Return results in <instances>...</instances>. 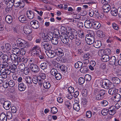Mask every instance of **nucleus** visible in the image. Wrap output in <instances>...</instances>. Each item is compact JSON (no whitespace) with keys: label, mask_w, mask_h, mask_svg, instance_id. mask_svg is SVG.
Segmentation results:
<instances>
[{"label":"nucleus","mask_w":121,"mask_h":121,"mask_svg":"<svg viewBox=\"0 0 121 121\" xmlns=\"http://www.w3.org/2000/svg\"><path fill=\"white\" fill-rule=\"evenodd\" d=\"M102 9L104 12L105 13H108L111 10V7L109 5H103Z\"/></svg>","instance_id":"obj_13"},{"label":"nucleus","mask_w":121,"mask_h":121,"mask_svg":"<svg viewBox=\"0 0 121 121\" xmlns=\"http://www.w3.org/2000/svg\"><path fill=\"white\" fill-rule=\"evenodd\" d=\"M60 39L62 42L65 44H68L69 40L68 36L65 34H63L60 37Z\"/></svg>","instance_id":"obj_7"},{"label":"nucleus","mask_w":121,"mask_h":121,"mask_svg":"<svg viewBox=\"0 0 121 121\" xmlns=\"http://www.w3.org/2000/svg\"><path fill=\"white\" fill-rule=\"evenodd\" d=\"M23 31L24 33L27 34H30L32 31L31 28L28 26L24 27Z\"/></svg>","instance_id":"obj_17"},{"label":"nucleus","mask_w":121,"mask_h":121,"mask_svg":"<svg viewBox=\"0 0 121 121\" xmlns=\"http://www.w3.org/2000/svg\"><path fill=\"white\" fill-rule=\"evenodd\" d=\"M117 109L121 107V101H119L114 106Z\"/></svg>","instance_id":"obj_52"},{"label":"nucleus","mask_w":121,"mask_h":121,"mask_svg":"<svg viewBox=\"0 0 121 121\" xmlns=\"http://www.w3.org/2000/svg\"><path fill=\"white\" fill-rule=\"evenodd\" d=\"M19 21L21 22L26 23L27 21L26 16L24 15H22L20 16L18 18Z\"/></svg>","instance_id":"obj_18"},{"label":"nucleus","mask_w":121,"mask_h":121,"mask_svg":"<svg viewBox=\"0 0 121 121\" xmlns=\"http://www.w3.org/2000/svg\"><path fill=\"white\" fill-rule=\"evenodd\" d=\"M18 88L19 90L21 91H24L26 88V87L24 86L23 83H20L18 86Z\"/></svg>","instance_id":"obj_28"},{"label":"nucleus","mask_w":121,"mask_h":121,"mask_svg":"<svg viewBox=\"0 0 121 121\" xmlns=\"http://www.w3.org/2000/svg\"><path fill=\"white\" fill-rule=\"evenodd\" d=\"M105 91L103 90H101L99 92V94L100 95H101L104 98V95H105Z\"/></svg>","instance_id":"obj_63"},{"label":"nucleus","mask_w":121,"mask_h":121,"mask_svg":"<svg viewBox=\"0 0 121 121\" xmlns=\"http://www.w3.org/2000/svg\"><path fill=\"white\" fill-rule=\"evenodd\" d=\"M23 70V72H24V73L26 75L28 74L30 72V69L27 67H25V69Z\"/></svg>","instance_id":"obj_57"},{"label":"nucleus","mask_w":121,"mask_h":121,"mask_svg":"<svg viewBox=\"0 0 121 121\" xmlns=\"http://www.w3.org/2000/svg\"><path fill=\"white\" fill-rule=\"evenodd\" d=\"M40 68L43 70H44L47 68L48 64L45 62L42 63L40 65Z\"/></svg>","instance_id":"obj_35"},{"label":"nucleus","mask_w":121,"mask_h":121,"mask_svg":"<svg viewBox=\"0 0 121 121\" xmlns=\"http://www.w3.org/2000/svg\"><path fill=\"white\" fill-rule=\"evenodd\" d=\"M57 112V108L55 107H52L51 109V112L53 114H55Z\"/></svg>","instance_id":"obj_53"},{"label":"nucleus","mask_w":121,"mask_h":121,"mask_svg":"<svg viewBox=\"0 0 121 121\" xmlns=\"http://www.w3.org/2000/svg\"><path fill=\"white\" fill-rule=\"evenodd\" d=\"M41 47L45 50H49L51 49L50 44L49 43L46 41H44L41 43Z\"/></svg>","instance_id":"obj_6"},{"label":"nucleus","mask_w":121,"mask_h":121,"mask_svg":"<svg viewBox=\"0 0 121 121\" xmlns=\"http://www.w3.org/2000/svg\"><path fill=\"white\" fill-rule=\"evenodd\" d=\"M83 65V63L81 61H78L75 64L74 66L76 68H80Z\"/></svg>","instance_id":"obj_34"},{"label":"nucleus","mask_w":121,"mask_h":121,"mask_svg":"<svg viewBox=\"0 0 121 121\" xmlns=\"http://www.w3.org/2000/svg\"><path fill=\"white\" fill-rule=\"evenodd\" d=\"M110 0H102L101 2L103 5H109Z\"/></svg>","instance_id":"obj_44"},{"label":"nucleus","mask_w":121,"mask_h":121,"mask_svg":"<svg viewBox=\"0 0 121 121\" xmlns=\"http://www.w3.org/2000/svg\"><path fill=\"white\" fill-rule=\"evenodd\" d=\"M20 55H22V56L25 55L26 53L25 49L21 48V49H20Z\"/></svg>","instance_id":"obj_62"},{"label":"nucleus","mask_w":121,"mask_h":121,"mask_svg":"<svg viewBox=\"0 0 121 121\" xmlns=\"http://www.w3.org/2000/svg\"><path fill=\"white\" fill-rule=\"evenodd\" d=\"M38 78L39 80V84H41L44 81V80L46 78V75L44 73L40 72L39 73Z\"/></svg>","instance_id":"obj_4"},{"label":"nucleus","mask_w":121,"mask_h":121,"mask_svg":"<svg viewBox=\"0 0 121 121\" xmlns=\"http://www.w3.org/2000/svg\"><path fill=\"white\" fill-rule=\"evenodd\" d=\"M30 24L31 26L34 29H37L39 27V23L37 21H32L31 22Z\"/></svg>","instance_id":"obj_8"},{"label":"nucleus","mask_w":121,"mask_h":121,"mask_svg":"<svg viewBox=\"0 0 121 121\" xmlns=\"http://www.w3.org/2000/svg\"><path fill=\"white\" fill-rule=\"evenodd\" d=\"M89 34H88L90 36L94 37L95 35V34L94 31L92 30H89L88 31Z\"/></svg>","instance_id":"obj_59"},{"label":"nucleus","mask_w":121,"mask_h":121,"mask_svg":"<svg viewBox=\"0 0 121 121\" xmlns=\"http://www.w3.org/2000/svg\"><path fill=\"white\" fill-rule=\"evenodd\" d=\"M14 6L16 7L19 6V3H20V0H15Z\"/></svg>","instance_id":"obj_51"},{"label":"nucleus","mask_w":121,"mask_h":121,"mask_svg":"<svg viewBox=\"0 0 121 121\" xmlns=\"http://www.w3.org/2000/svg\"><path fill=\"white\" fill-rule=\"evenodd\" d=\"M0 119L1 121H7V117L4 113H2L0 115Z\"/></svg>","instance_id":"obj_24"},{"label":"nucleus","mask_w":121,"mask_h":121,"mask_svg":"<svg viewBox=\"0 0 121 121\" xmlns=\"http://www.w3.org/2000/svg\"><path fill=\"white\" fill-rule=\"evenodd\" d=\"M54 76H55V78L57 80H60L61 78V74L60 73H58Z\"/></svg>","instance_id":"obj_49"},{"label":"nucleus","mask_w":121,"mask_h":121,"mask_svg":"<svg viewBox=\"0 0 121 121\" xmlns=\"http://www.w3.org/2000/svg\"><path fill=\"white\" fill-rule=\"evenodd\" d=\"M17 45L21 48L25 49L29 46V43L20 39H17Z\"/></svg>","instance_id":"obj_1"},{"label":"nucleus","mask_w":121,"mask_h":121,"mask_svg":"<svg viewBox=\"0 0 121 121\" xmlns=\"http://www.w3.org/2000/svg\"><path fill=\"white\" fill-rule=\"evenodd\" d=\"M85 81V79L83 78L80 77L79 79V82L80 84H83Z\"/></svg>","instance_id":"obj_54"},{"label":"nucleus","mask_w":121,"mask_h":121,"mask_svg":"<svg viewBox=\"0 0 121 121\" xmlns=\"http://www.w3.org/2000/svg\"><path fill=\"white\" fill-rule=\"evenodd\" d=\"M117 109L114 106H112L110 107L108 109L109 113L111 115H113L116 113V111Z\"/></svg>","instance_id":"obj_9"},{"label":"nucleus","mask_w":121,"mask_h":121,"mask_svg":"<svg viewBox=\"0 0 121 121\" xmlns=\"http://www.w3.org/2000/svg\"><path fill=\"white\" fill-rule=\"evenodd\" d=\"M94 47L96 48H100L101 45V41L99 40H96L93 43Z\"/></svg>","instance_id":"obj_22"},{"label":"nucleus","mask_w":121,"mask_h":121,"mask_svg":"<svg viewBox=\"0 0 121 121\" xmlns=\"http://www.w3.org/2000/svg\"><path fill=\"white\" fill-rule=\"evenodd\" d=\"M8 82L9 85L10 87H13L15 85V82L13 80H10Z\"/></svg>","instance_id":"obj_50"},{"label":"nucleus","mask_w":121,"mask_h":121,"mask_svg":"<svg viewBox=\"0 0 121 121\" xmlns=\"http://www.w3.org/2000/svg\"><path fill=\"white\" fill-rule=\"evenodd\" d=\"M51 41L52 43L54 45H56L58 43V40L57 38L56 37L53 38Z\"/></svg>","instance_id":"obj_42"},{"label":"nucleus","mask_w":121,"mask_h":121,"mask_svg":"<svg viewBox=\"0 0 121 121\" xmlns=\"http://www.w3.org/2000/svg\"><path fill=\"white\" fill-rule=\"evenodd\" d=\"M95 39H89L88 38L85 39V40L86 43L88 44L91 45L94 42Z\"/></svg>","instance_id":"obj_40"},{"label":"nucleus","mask_w":121,"mask_h":121,"mask_svg":"<svg viewBox=\"0 0 121 121\" xmlns=\"http://www.w3.org/2000/svg\"><path fill=\"white\" fill-rule=\"evenodd\" d=\"M92 115V112L90 111H88L86 112V116L87 118H90L91 117Z\"/></svg>","instance_id":"obj_55"},{"label":"nucleus","mask_w":121,"mask_h":121,"mask_svg":"<svg viewBox=\"0 0 121 121\" xmlns=\"http://www.w3.org/2000/svg\"><path fill=\"white\" fill-rule=\"evenodd\" d=\"M65 104L67 107L69 109H70L72 107L71 104L69 101H66Z\"/></svg>","instance_id":"obj_39"},{"label":"nucleus","mask_w":121,"mask_h":121,"mask_svg":"<svg viewBox=\"0 0 121 121\" xmlns=\"http://www.w3.org/2000/svg\"><path fill=\"white\" fill-rule=\"evenodd\" d=\"M109 60L111 64L112 65L114 64L115 65H116V64L117 60L116 57L114 56H112L110 59L109 58Z\"/></svg>","instance_id":"obj_20"},{"label":"nucleus","mask_w":121,"mask_h":121,"mask_svg":"<svg viewBox=\"0 0 121 121\" xmlns=\"http://www.w3.org/2000/svg\"><path fill=\"white\" fill-rule=\"evenodd\" d=\"M2 66L1 67V68L3 69H4L5 68V67H6L8 66V62H7L6 61H5V62H3L2 63V65H1Z\"/></svg>","instance_id":"obj_46"},{"label":"nucleus","mask_w":121,"mask_h":121,"mask_svg":"<svg viewBox=\"0 0 121 121\" xmlns=\"http://www.w3.org/2000/svg\"><path fill=\"white\" fill-rule=\"evenodd\" d=\"M96 34L98 37L101 38L104 37L105 36L104 33L101 30H98L96 32Z\"/></svg>","instance_id":"obj_25"},{"label":"nucleus","mask_w":121,"mask_h":121,"mask_svg":"<svg viewBox=\"0 0 121 121\" xmlns=\"http://www.w3.org/2000/svg\"><path fill=\"white\" fill-rule=\"evenodd\" d=\"M101 59L103 62H106L109 60V57L108 55L105 54L101 57Z\"/></svg>","instance_id":"obj_23"},{"label":"nucleus","mask_w":121,"mask_h":121,"mask_svg":"<svg viewBox=\"0 0 121 121\" xmlns=\"http://www.w3.org/2000/svg\"><path fill=\"white\" fill-rule=\"evenodd\" d=\"M118 91V90L114 88H111L109 89L108 91V93L110 95H114L117 93Z\"/></svg>","instance_id":"obj_19"},{"label":"nucleus","mask_w":121,"mask_h":121,"mask_svg":"<svg viewBox=\"0 0 121 121\" xmlns=\"http://www.w3.org/2000/svg\"><path fill=\"white\" fill-rule=\"evenodd\" d=\"M5 47L7 50H9L11 49V46L9 43H7L5 44Z\"/></svg>","instance_id":"obj_61"},{"label":"nucleus","mask_w":121,"mask_h":121,"mask_svg":"<svg viewBox=\"0 0 121 121\" xmlns=\"http://www.w3.org/2000/svg\"><path fill=\"white\" fill-rule=\"evenodd\" d=\"M30 68L31 71L35 73L38 72L40 70V69L34 63H30Z\"/></svg>","instance_id":"obj_3"},{"label":"nucleus","mask_w":121,"mask_h":121,"mask_svg":"<svg viewBox=\"0 0 121 121\" xmlns=\"http://www.w3.org/2000/svg\"><path fill=\"white\" fill-rule=\"evenodd\" d=\"M11 105V102L8 101H5L3 104V107L6 110H9L10 108Z\"/></svg>","instance_id":"obj_10"},{"label":"nucleus","mask_w":121,"mask_h":121,"mask_svg":"<svg viewBox=\"0 0 121 121\" xmlns=\"http://www.w3.org/2000/svg\"><path fill=\"white\" fill-rule=\"evenodd\" d=\"M40 48L38 46H33L31 49V51L33 53L39 50Z\"/></svg>","instance_id":"obj_41"},{"label":"nucleus","mask_w":121,"mask_h":121,"mask_svg":"<svg viewBox=\"0 0 121 121\" xmlns=\"http://www.w3.org/2000/svg\"><path fill=\"white\" fill-rule=\"evenodd\" d=\"M68 91L70 93H73L74 91V88L72 86H70L68 88Z\"/></svg>","instance_id":"obj_58"},{"label":"nucleus","mask_w":121,"mask_h":121,"mask_svg":"<svg viewBox=\"0 0 121 121\" xmlns=\"http://www.w3.org/2000/svg\"><path fill=\"white\" fill-rule=\"evenodd\" d=\"M3 86L4 88H7L9 86L8 81L7 80L4 81L3 83Z\"/></svg>","instance_id":"obj_47"},{"label":"nucleus","mask_w":121,"mask_h":121,"mask_svg":"<svg viewBox=\"0 0 121 121\" xmlns=\"http://www.w3.org/2000/svg\"><path fill=\"white\" fill-rule=\"evenodd\" d=\"M92 26L94 29H97L100 27L101 24L98 22H95L92 24Z\"/></svg>","instance_id":"obj_21"},{"label":"nucleus","mask_w":121,"mask_h":121,"mask_svg":"<svg viewBox=\"0 0 121 121\" xmlns=\"http://www.w3.org/2000/svg\"><path fill=\"white\" fill-rule=\"evenodd\" d=\"M17 110V109L15 106H13L11 107V111L13 113H16Z\"/></svg>","instance_id":"obj_64"},{"label":"nucleus","mask_w":121,"mask_h":121,"mask_svg":"<svg viewBox=\"0 0 121 121\" xmlns=\"http://www.w3.org/2000/svg\"><path fill=\"white\" fill-rule=\"evenodd\" d=\"M25 80L27 84H31L32 83V79L31 77L28 76L26 77L25 78Z\"/></svg>","instance_id":"obj_33"},{"label":"nucleus","mask_w":121,"mask_h":121,"mask_svg":"<svg viewBox=\"0 0 121 121\" xmlns=\"http://www.w3.org/2000/svg\"><path fill=\"white\" fill-rule=\"evenodd\" d=\"M60 70L63 71H66L67 69V68L66 66L64 65H62L60 66Z\"/></svg>","instance_id":"obj_60"},{"label":"nucleus","mask_w":121,"mask_h":121,"mask_svg":"<svg viewBox=\"0 0 121 121\" xmlns=\"http://www.w3.org/2000/svg\"><path fill=\"white\" fill-rule=\"evenodd\" d=\"M104 50L102 49L99 50L98 52V53L99 56L102 57L103 56L106 54Z\"/></svg>","instance_id":"obj_36"},{"label":"nucleus","mask_w":121,"mask_h":121,"mask_svg":"<svg viewBox=\"0 0 121 121\" xmlns=\"http://www.w3.org/2000/svg\"><path fill=\"white\" fill-rule=\"evenodd\" d=\"M112 83L108 79H104L101 84L102 86L104 88L108 89L111 87Z\"/></svg>","instance_id":"obj_2"},{"label":"nucleus","mask_w":121,"mask_h":121,"mask_svg":"<svg viewBox=\"0 0 121 121\" xmlns=\"http://www.w3.org/2000/svg\"><path fill=\"white\" fill-rule=\"evenodd\" d=\"M47 55L49 57L52 58L56 56V52H54L53 51L50 50L49 51Z\"/></svg>","instance_id":"obj_14"},{"label":"nucleus","mask_w":121,"mask_h":121,"mask_svg":"<svg viewBox=\"0 0 121 121\" xmlns=\"http://www.w3.org/2000/svg\"><path fill=\"white\" fill-rule=\"evenodd\" d=\"M42 84H43V87L46 89H49L51 86V84L49 82H45L44 81L41 84H39L40 85V86H41Z\"/></svg>","instance_id":"obj_12"},{"label":"nucleus","mask_w":121,"mask_h":121,"mask_svg":"<svg viewBox=\"0 0 121 121\" xmlns=\"http://www.w3.org/2000/svg\"><path fill=\"white\" fill-rule=\"evenodd\" d=\"M85 79L86 81H90L91 79V77L89 75L86 74L85 77Z\"/></svg>","instance_id":"obj_56"},{"label":"nucleus","mask_w":121,"mask_h":121,"mask_svg":"<svg viewBox=\"0 0 121 121\" xmlns=\"http://www.w3.org/2000/svg\"><path fill=\"white\" fill-rule=\"evenodd\" d=\"M108 113H109L108 110L106 108L103 109L101 111L102 114L104 116L107 115Z\"/></svg>","instance_id":"obj_43"},{"label":"nucleus","mask_w":121,"mask_h":121,"mask_svg":"<svg viewBox=\"0 0 121 121\" xmlns=\"http://www.w3.org/2000/svg\"><path fill=\"white\" fill-rule=\"evenodd\" d=\"M53 34L51 32H50L44 37V39L45 40H48L49 41H51L53 38Z\"/></svg>","instance_id":"obj_15"},{"label":"nucleus","mask_w":121,"mask_h":121,"mask_svg":"<svg viewBox=\"0 0 121 121\" xmlns=\"http://www.w3.org/2000/svg\"><path fill=\"white\" fill-rule=\"evenodd\" d=\"M56 56H58L60 57L63 56L64 55V52L63 51L61 50L60 51L57 50L56 51Z\"/></svg>","instance_id":"obj_37"},{"label":"nucleus","mask_w":121,"mask_h":121,"mask_svg":"<svg viewBox=\"0 0 121 121\" xmlns=\"http://www.w3.org/2000/svg\"><path fill=\"white\" fill-rule=\"evenodd\" d=\"M91 20H86L85 22L84 26L85 27L88 28H91L92 26V24L91 22Z\"/></svg>","instance_id":"obj_16"},{"label":"nucleus","mask_w":121,"mask_h":121,"mask_svg":"<svg viewBox=\"0 0 121 121\" xmlns=\"http://www.w3.org/2000/svg\"><path fill=\"white\" fill-rule=\"evenodd\" d=\"M78 32L79 37L82 39L84 38L85 35L83 31L82 30H80L78 31Z\"/></svg>","instance_id":"obj_38"},{"label":"nucleus","mask_w":121,"mask_h":121,"mask_svg":"<svg viewBox=\"0 0 121 121\" xmlns=\"http://www.w3.org/2000/svg\"><path fill=\"white\" fill-rule=\"evenodd\" d=\"M5 19L6 22L9 24L11 23L12 22V17L10 15H7L5 17Z\"/></svg>","instance_id":"obj_26"},{"label":"nucleus","mask_w":121,"mask_h":121,"mask_svg":"<svg viewBox=\"0 0 121 121\" xmlns=\"http://www.w3.org/2000/svg\"><path fill=\"white\" fill-rule=\"evenodd\" d=\"M112 15L114 16H116L118 14V9L115 8H113L112 9L111 11Z\"/></svg>","instance_id":"obj_27"},{"label":"nucleus","mask_w":121,"mask_h":121,"mask_svg":"<svg viewBox=\"0 0 121 121\" xmlns=\"http://www.w3.org/2000/svg\"><path fill=\"white\" fill-rule=\"evenodd\" d=\"M112 80L113 82L116 84H119L121 82L120 79L117 77H113L112 78Z\"/></svg>","instance_id":"obj_31"},{"label":"nucleus","mask_w":121,"mask_h":121,"mask_svg":"<svg viewBox=\"0 0 121 121\" xmlns=\"http://www.w3.org/2000/svg\"><path fill=\"white\" fill-rule=\"evenodd\" d=\"M90 57V55L88 53H85L83 56V59H89Z\"/></svg>","instance_id":"obj_48"},{"label":"nucleus","mask_w":121,"mask_h":121,"mask_svg":"<svg viewBox=\"0 0 121 121\" xmlns=\"http://www.w3.org/2000/svg\"><path fill=\"white\" fill-rule=\"evenodd\" d=\"M50 73L52 75L54 76L58 73V72L56 69H52L51 70Z\"/></svg>","instance_id":"obj_45"},{"label":"nucleus","mask_w":121,"mask_h":121,"mask_svg":"<svg viewBox=\"0 0 121 121\" xmlns=\"http://www.w3.org/2000/svg\"><path fill=\"white\" fill-rule=\"evenodd\" d=\"M80 71L82 73H86L88 71V67L86 66H83L81 68Z\"/></svg>","instance_id":"obj_32"},{"label":"nucleus","mask_w":121,"mask_h":121,"mask_svg":"<svg viewBox=\"0 0 121 121\" xmlns=\"http://www.w3.org/2000/svg\"><path fill=\"white\" fill-rule=\"evenodd\" d=\"M73 108L74 110L77 111H78L80 109V105L78 103H75L73 106Z\"/></svg>","instance_id":"obj_30"},{"label":"nucleus","mask_w":121,"mask_h":121,"mask_svg":"<svg viewBox=\"0 0 121 121\" xmlns=\"http://www.w3.org/2000/svg\"><path fill=\"white\" fill-rule=\"evenodd\" d=\"M34 12L30 10L28 11L27 12V16L28 18L30 19H33L35 16Z\"/></svg>","instance_id":"obj_11"},{"label":"nucleus","mask_w":121,"mask_h":121,"mask_svg":"<svg viewBox=\"0 0 121 121\" xmlns=\"http://www.w3.org/2000/svg\"><path fill=\"white\" fill-rule=\"evenodd\" d=\"M68 36L70 39L72 40L73 42L75 40L77 39L78 38V33L76 31L72 32H69Z\"/></svg>","instance_id":"obj_5"},{"label":"nucleus","mask_w":121,"mask_h":121,"mask_svg":"<svg viewBox=\"0 0 121 121\" xmlns=\"http://www.w3.org/2000/svg\"><path fill=\"white\" fill-rule=\"evenodd\" d=\"M113 99L117 101H119L121 98V96L120 95L117 93L114 95Z\"/></svg>","instance_id":"obj_29"}]
</instances>
